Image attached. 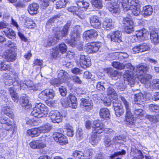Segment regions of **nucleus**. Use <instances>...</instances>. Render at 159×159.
<instances>
[{"label": "nucleus", "instance_id": "5701e85b", "mask_svg": "<svg viewBox=\"0 0 159 159\" xmlns=\"http://www.w3.org/2000/svg\"><path fill=\"white\" fill-rule=\"evenodd\" d=\"M144 99L143 94L141 92L134 94V104L137 105H141V103L143 102Z\"/></svg>", "mask_w": 159, "mask_h": 159}, {"label": "nucleus", "instance_id": "b1692460", "mask_svg": "<svg viewBox=\"0 0 159 159\" xmlns=\"http://www.w3.org/2000/svg\"><path fill=\"white\" fill-rule=\"evenodd\" d=\"M107 92L108 96L112 99V102L115 100H118L117 94L113 88L111 87H109L107 89Z\"/></svg>", "mask_w": 159, "mask_h": 159}, {"label": "nucleus", "instance_id": "0eeeda50", "mask_svg": "<svg viewBox=\"0 0 159 159\" xmlns=\"http://www.w3.org/2000/svg\"><path fill=\"white\" fill-rule=\"evenodd\" d=\"M49 112L48 108L42 103H37L33 108L31 115L38 118L43 117Z\"/></svg>", "mask_w": 159, "mask_h": 159}, {"label": "nucleus", "instance_id": "cd10ccee", "mask_svg": "<svg viewBox=\"0 0 159 159\" xmlns=\"http://www.w3.org/2000/svg\"><path fill=\"white\" fill-rule=\"evenodd\" d=\"M68 75V73L64 70H61L58 71V77L64 82L67 80Z\"/></svg>", "mask_w": 159, "mask_h": 159}, {"label": "nucleus", "instance_id": "338daca9", "mask_svg": "<svg viewBox=\"0 0 159 159\" xmlns=\"http://www.w3.org/2000/svg\"><path fill=\"white\" fill-rule=\"evenodd\" d=\"M58 142L61 145H65L68 143V141L66 137L63 134L62 136Z\"/></svg>", "mask_w": 159, "mask_h": 159}, {"label": "nucleus", "instance_id": "423d86ee", "mask_svg": "<svg viewBox=\"0 0 159 159\" xmlns=\"http://www.w3.org/2000/svg\"><path fill=\"white\" fill-rule=\"evenodd\" d=\"M129 73V70H126L123 75L124 81L121 82L116 84L117 89L120 91H123L125 89L126 87V84L127 83L131 87L133 86L134 84V79L133 78L131 74Z\"/></svg>", "mask_w": 159, "mask_h": 159}, {"label": "nucleus", "instance_id": "f03ea898", "mask_svg": "<svg viewBox=\"0 0 159 159\" xmlns=\"http://www.w3.org/2000/svg\"><path fill=\"white\" fill-rule=\"evenodd\" d=\"M134 69L130 73L133 78L134 79V83L135 79L138 78L141 83L145 85L146 88L150 87L152 76L149 74L145 73L148 70V67L145 65H141L136 68L134 67Z\"/></svg>", "mask_w": 159, "mask_h": 159}, {"label": "nucleus", "instance_id": "f257e3e1", "mask_svg": "<svg viewBox=\"0 0 159 159\" xmlns=\"http://www.w3.org/2000/svg\"><path fill=\"white\" fill-rule=\"evenodd\" d=\"M121 102H119L118 100H114L112 102L113 106L116 116L119 117L124 113V110L122 103L124 105L126 109L125 123L127 124L133 125L134 122V116L131 112V107L128 102L121 96H120Z\"/></svg>", "mask_w": 159, "mask_h": 159}, {"label": "nucleus", "instance_id": "72a5a7b5", "mask_svg": "<svg viewBox=\"0 0 159 159\" xmlns=\"http://www.w3.org/2000/svg\"><path fill=\"white\" fill-rule=\"evenodd\" d=\"M20 104L22 106L25 107V109L28 110L30 109L32 105L29 100L26 98H22L20 102Z\"/></svg>", "mask_w": 159, "mask_h": 159}, {"label": "nucleus", "instance_id": "412c9836", "mask_svg": "<svg viewBox=\"0 0 159 159\" xmlns=\"http://www.w3.org/2000/svg\"><path fill=\"white\" fill-rule=\"evenodd\" d=\"M39 8V6L38 4L35 3H33L28 7V11L30 15H35L38 12Z\"/></svg>", "mask_w": 159, "mask_h": 159}, {"label": "nucleus", "instance_id": "e2e57ef3", "mask_svg": "<svg viewBox=\"0 0 159 159\" xmlns=\"http://www.w3.org/2000/svg\"><path fill=\"white\" fill-rule=\"evenodd\" d=\"M104 83L103 82H98L97 83L96 88L98 90L105 91V88L104 86Z\"/></svg>", "mask_w": 159, "mask_h": 159}, {"label": "nucleus", "instance_id": "8fccbe9b", "mask_svg": "<svg viewBox=\"0 0 159 159\" xmlns=\"http://www.w3.org/2000/svg\"><path fill=\"white\" fill-rule=\"evenodd\" d=\"M14 79H12L13 82H15L16 84V86L23 87L24 85V83L19 80L17 74L14 75Z\"/></svg>", "mask_w": 159, "mask_h": 159}, {"label": "nucleus", "instance_id": "6e6d98bb", "mask_svg": "<svg viewBox=\"0 0 159 159\" xmlns=\"http://www.w3.org/2000/svg\"><path fill=\"white\" fill-rule=\"evenodd\" d=\"M61 81V80H60L58 77L57 78L54 79L50 81V83L51 84L54 85V86H58L60 84L64 82Z\"/></svg>", "mask_w": 159, "mask_h": 159}, {"label": "nucleus", "instance_id": "5fc2aeb1", "mask_svg": "<svg viewBox=\"0 0 159 159\" xmlns=\"http://www.w3.org/2000/svg\"><path fill=\"white\" fill-rule=\"evenodd\" d=\"M146 118L150 121L154 122L157 121H159V115L158 114L157 116H153L150 115H147Z\"/></svg>", "mask_w": 159, "mask_h": 159}, {"label": "nucleus", "instance_id": "69168bd1", "mask_svg": "<svg viewBox=\"0 0 159 159\" xmlns=\"http://www.w3.org/2000/svg\"><path fill=\"white\" fill-rule=\"evenodd\" d=\"M52 57L55 58L60 56V54L57 47H56L52 49Z\"/></svg>", "mask_w": 159, "mask_h": 159}, {"label": "nucleus", "instance_id": "864d4df0", "mask_svg": "<svg viewBox=\"0 0 159 159\" xmlns=\"http://www.w3.org/2000/svg\"><path fill=\"white\" fill-rule=\"evenodd\" d=\"M92 3L93 6L98 9L101 8L103 6L102 0H92Z\"/></svg>", "mask_w": 159, "mask_h": 159}, {"label": "nucleus", "instance_id": "393cba45", "mask_svg": "<svg viewBox=\"0 0 159 159\" xmlns=\"http://www.w3.org/2000/svg\"><path fill=\"white\" fill-rule=\"evenodd\" d=\"M24 83V85L23 87H20H20L19 88H17L18 89H21V88L24 89V88H26V87L29 88L31 89L36 90H37L38 89L36 86L34 85L33 82L30 80H27L25 81V83L22 81ZM17 89V88H16Z\"/></svg>", "mask_w": 159, "mask_h": 159}, {"label": "nucleus", "instance_id": "f8f14e48", "mask_svg": "<svg viewBox=\"0 0 159 159\" xmlns=\"http://www.w3.org/2000/svg\"><path fill=\"white\" fill-rule=\"evenodd\" d=\"M111 125L110 123L107 122L106 125H104V126H101L98 127L94 128L93 132L97 134H99L102 133L104 131L106 133H112V134H114L115 133V132L111 129L109 128Z\"/></svg>", "mask_w": 159, "mask_h": 159}, {"label": "nucleus", "instance_id": "7c9ffc66", "mask_svg": "<svg viewBox=\"0 0 159 159\" xmlns=\"http://www.w3.org/2000/svg\"><path fill=\"white\" fill-rule=\"evenodd\" d=\"M100 115L101 118L107 119L110 116L109 111L107 108H102L100 110Z\"/></svg>", "mask_w": 159, "mask_h": 159}, {"label": "nucleus", "instance_id": "e433bc0d", "mask_svg": "<svg viewBox=\"0 0 159 159\" xmlns=\"http://www.w3.org/2000/svg\"><path fill=\"white\" fill-rule=\"evenodd\" d=\"M94 151L92 149H86L84 151L83 159H90L93 155Z\"/></svg>", "mask_w": 159, "mask_h": 159}, {"label": "nucleus", "instance_id": "6e6552de", "mask_svg": "<svg viewBox=\"0 0 159 159\" xmlns=\"http://www.w3.org/2000/svg\"><path fill=\"white\" fill-rule=\"evenodd\" d=\"M81 29L80 26L77 25L73 28L70 34L71 39H66V42L72 47H74L77 44L80 38V33L81 32Z\"/></svg>", "mask_w": 159, "mask_h": 159}, {"label": "nucleus", "instance_id": "2eb2a0df", "mask_svg": "<svg viewBox=\"0 0 159 159\" xmlns=\"http://www.w3.org/2000/svg\"><path fill=\"white\" fill-rule=\"evenodd\" d=\"M16 55L15 51L7 49L4 52L3 57L7 61L12 62L16 60Z\"/></svg>", "mask_w": 159, "mask_h": 159}, {"label": "nucleus", "instance_id": "58836bf2", "mask_svg": "<svg viewBox=\"0 0 159 159\" xmlns=\"http://www.w3.org/2000/svg\"><path fill=\"white\" fill-rule=\"evenodd\" d=\"M125 153V151L122 150L120 152H115L113 155L111 156V158L112 159H121L122 156Z\"/></svg>", "mask_w": 159, "mask_h": 159}, {"label": "nucleus", "instance_id": "bb28decb", "mask_svg": "<svg viewBox=\"0 0 159 159\" xmlns=\"http://www.w3.org/2000/svg\"><path fill=\"white\" fill-rule=\"evenodd\" d=\"M9 91L12 99L15 102H17L19 101V96L18 93L15 91V88H9Z\"/></svg>", "mask_w": 159, "mask_h": 159}, {"label": "nucleus", "instance_id": "0e129e2a", "mask_svg": "<svg viewBox=\"0 0 159 159\" xmlns=\"http://www.w3.org/2000/svg\"><path fill=\"white\" fill-rule=\"evenodd\" d=\"M122 23L124 28L130 27V26H134V25L133 20H123Z\"/></svg>", "mask_w": 159, "mask_h": 159}, {"label": "nucleus", "instance_id": "49530a36", "mask_svg": "<svg viewBox=\"0 0 159 159\" xmlns=\"http://www.w3.org/2000/svg\"><path fill=\"white\" fill-rule=\"evenodd\" d=\"M68 2V0H61L57 2L56 3L57 8L59 9L65 7Z\"/></svg>", "mask_w": 159, "mask_h": 159}, {"label": "nucleus", "instance_id": "4d7b16f0", "mask_svg": "<svg viewBox=\"0 0 159 159\" xmlns=\"http://www.w3.org/2000/svg\"><path fill=\"white\" fill-rule=\"evenodd\" d=\"M104 145L106 147L108 148L113 144L112 140L108 137H106L104 139Z\"/></svg>", "mask_w": 159, "mask_h": 159}, {"label": "nucleus", "instance_id": "c85d7f7f", "mask_svg": "<svg viewBox=\"0 0 159 159\" xmlns=\"http://www.w3.org/2000/svg\"><path fill=\"white\" fill-rule=\"evenodd\" d=\"M27 134L32 137H36L40 133L39 128H34L28 130L27 131Z\"/></svg>", "mask_w": 159, "mask_h": 159}, {"label": "nucleus", "instance_id": "f3484780", "mask_svg": "<svg viewBox=\"0 0 159 159\" xmlns=\"http://www.w3.org/2000/svg\"><path fill=\"white\" fill-rule=\"evenodd\" d=\"M78 62L80 65L84 68L89 66L91 65V62L89 59L86 58L84 55H81L80 56Z\"/></svg>", "mask_w": 159, "mask_h": 159}, {"label": "nucleus", "instance_id": "1a4fd4ad", "mask_svg": "<svg viewBox=\"0 0 159 159\" xmlns=\"http://www.w3.org/2000/svg\"><path fill=\"white\" fill-rule=\"evenodd\" d=\"M61 104L65 107H71L73 108H76L77 105V99L73 94L70 93L63 102H62Z\"/></svg>", "mask_w": 159, "mask_h": 159}, {"label": "nucleus", "instance_id": "7ed1b4c3", "mask_svg": "<svg viewBox=\"0 0 159 159\" xmlns=\"http://www.w3.org/2000/svg\"><path fill=\"white\" fill-rule=\"evenodd\" d=\"M76 3L77 7L75 6H72L68 8V11L75 15L76 19L78 20L84 19L83 15L80 13L86 10L89 6V3L84 0H78L76 1Z\"/></svg>", "mask_w": 159, "mask_h": 159}, {"label": "nucleus", "instance_id": "9b49d317", "mask_svg": "<svg viewBox=\"0 0 159 159\" xmlns=\"http://www.w3.org/2000/svg\"><path fill=\"white\" fill-rule=\"evenodd\" d=\"M112 66L118 70H122L127 69L129 70V73H130L131 71L134 70V67L130 63H128L125 65L118 61H114L112 63Z\"/></svg>", "mask_w": 159, "mask_h": 159}, {"label": "nucleus", "instance_id": "6ab92c4d", "mask_svg": "<svg viewBox=\"0 0 159 159\" xmlns=\"http://www.w3.org/2000/svg\"><path fill=\"white\" fill-rule=\"evenodd\" d=\"M98 35L97 32L94 30H88L84 32L83 34L84 39L85 38V39L96 38Z\"/></svg>", "mask_w": 159, "mask_h": 159}, {"label": "nucleus", "instance_id": "37998d69", "mask_svg": "<svg viewBox=\"0 0 159 159\" xmlns=\"http://www.w3.org/2000/svg\"><path fill=\"white\" fill-rule=\"evenodd\" d=\"M139 105H137V104H134V114L136 115L140 116H142L143 115V110L142 109L139 108L138 107H140Z\"/></svg>", "mask_w": 159, "mask_h": 159}, {"label": "nucleus", "instance_id": "aec40b11", "mask_svg": "<svg viewBox=\"0 0 159 159\" xmlns=\"http://www.w3.org/2000/svg\"><path fill=\"white\" fill-rule=\"evenodd\" d=\"M122 33L118 31L112 32L111 37V41L119 43L122 41Z\"/></svg>", "mask_w": 159, "mask_h": 159}, {"label": "nucleus", "instance_id": "9d476101", "mask_svg": "<svg viewBox=\"0 0 159 159\" xmlns=\"http://www.w3.org/2000/svg\"><path fill=\"white\" fill-rule=\"evenodd\" d=\"M49 116L52 122L59 123L62 121L63 117L66 116V115H62L57 111L53 110L50 112Z\"/></svg>", "mask_w": 159, "mask_h": 159}, {"label": "nucleus", "instance_id": "774afa93", "mask_svg": "<svg viewBox=\"0 0 159 159\" xmlns=\"http://www.w3.org/2000/svg\"><path fill=\"white\" fill-rule=\"evenodd\" d=\"M135 152L136 153V156L132 159H143V153L141 151L137 150H135Z\"/></svg>", "mask_w": 159, "mask_h": 159}, {"label": "nucleus", "instance_id": "2f4dec72", "mask_svg": "<svg viewBox=\"0 0 159 159\" xmlns=\"http://www.w3.org/2000/svg\"><path fill=\"white\" fill-rule=\"evenodd\" d=\"M100 138L97 133L93 132L89 139L90 142L93 145L95 144L100 140Z\"/></svg>", "mask_w": 159, "mask_h": 159}, {"label": "nucleus", "instance_id": "473e14b6", "mask_svg": "<svg viewBox=\"0 0 159 159\" xmlns=\"http://www.w3.org/2000/svg\"><path fill=\"white\" fill-rule=\"evenodd\" d=\"M3 113L9 117L12 118L13 117V113L12 109L9 107L5 106L2 109Z\"/></svg>", "mask_w": 159, "mask_h": 159}, {"label": "nucleus", "instance_id": "4c0bfd02", "mask_svg": "<svg viewBox=\"0 0 159 159\" xmlns=\"http://www.w3.org/2000/svg\"><path fill=\"white\" fill-rule=\"evenodd\" d=\"M107 73L111 77H120V73L117 70H113L112 68H109L107 69Z\"/></svg>", "mask_w": 159, "mask_h": 159}, {"label": "nucleus", "instance_id": "ddd939ff", "mask_svg": "<svg viewBox=\"0 0 159 159\" xmlns=\"http://www.w3.org/2000/svg\"><path fill=\"white\" fill-rule=\"evenodd\" d=\"M55 95L54 92L51 89H46L39 94V98L44 100L53 98Z\"/></svg>", "mask_w": 159, "mask_h": 159}, {"label": "nucleus", "instance_id": "79ce46f5", "mask_svg": "<svg viewBox=\"0 0 159 159\" xmlns=\"http://www.w3.org/2000/svg\"><path fill=\"white\" fill-rule=\"evenodd\" d=\"M52 126L48 124L39 127L40 133H44L49 132Z\"/></svg>", "mask_w": 159, "mask_h": 159}, {"label": "nucleus", "instance_id": "ea45409f", "mask_svg": "<svg viewBox=\"0 0 159 159\" xmlns=\"http://www.w3.org/2000/svg\"><path fill=\"white\" fill-rule=\"evenodd\" d=\"M84 153L81 151L75 150L73 151L72 156L77 159H83Z\"/></svg>", "mask_w": 159, "mask_h": 159}, {"label": "nucleus", "instance_id": "a19ab883", "mask_svg": "<svg viewBox=\"0 0 159 159\" xmlns=\"http://www.w3.org/2000/svg\"><path fill=\"white\" fill-rule=\"evenodd\" d=\"M59 131H60V132H55L53 134L54 139L57 142H59V139L62 136L64 132L63 129H61Z\"/></svg>", "mask_w": 159, "mask_h": 159}, {"label": "nucleus", "instance_id": "39448f33", "mask_svg": "<svg viewBox=\"0 0 159 159\" xmlns=\"http://www.w3.org/2000/svg\"><path fill=\"white\" fill-rule=\"evenodd\" d=\"M128 0H117L116 2H112L109 5L108 9L113 15L116 16L120 13V6L123 7L125 11H127L129 9L128 6Z\"/></svg>", "mask_w": 159, "mask_h": 159}, {"label": "nucleus", "instance_id": "4468645a", "mask_svg": "<svg viewBox=\"0 0 159 159\" xmlns=\"http://www.w3.org/2000/svg\"><path fill=\"white\" fill-rule=\"evenodd\" d=\"M86 51L89 53H95L97 52L101 45L99 42H93L87 44Z\"/></svg>", "mask_w": 159, "mask_h": 159}, {"label": "nucleus", "instance_id": "20e7f679", "mask_svg": "<svg viewBox=\"0 0 159 159\" xmlns=\"http://www.w3.org/2000/svg\"><path fill=\"white\" fill-rule=\"evenodd\" d=\"M70 25V23H67L62 30H59V27L56 29L55 32V37L52 36L48 38L46 46H50L57 43V39H61L63 37L66 36L68 34V29Z\"/></svg>", "mask_w": 159, "mask_h": 159}, {"label": "nucleus", "instance_id": "c756f323", "mask_svg": "<svg viewBox=\"0 0 159 159\" xmlns=\"http://www.w3.org/2000/svg\"><path fill=\"white\" fill-rule=\"evenodd\" d=\"M143 15L145 17L150 16L153 12V8L150 5H147L143 7Z\"/></svg>", "mask_w": 159, "mask_h": 159}, {"label": "nucleus", "instance_id": "c03bdc74", "mask_svg": "<svg viewBox=\"0 0 159 159\" xmlns=\"http://www.w3.org/2000/svg\"><path fill=\"white\" fill-rule=\"evenodd\" d=\"M3 76L5 80H7L5 81L6 84L10 85L11 84H12L14 86H16V84L15 82H13L12 79H11L10 75L5 73Z\"/></svg>", "mask_w": 159, "mask_h": 159}, {"label": "nucleus", "instance_id": "a18cd8bd", "mask_svg": "<svg viewBox=\"0 0 159 159\" xmlns=\"http://www.w3.org/2000/svg\"><path fill=\"white\" fill-rule=\"evenodd\" d=\"M50 137L47 136L46 138L43 139L41 141H37V148L40 149L42 148L45 146V144L43 142V141H48L49 140Z\"/></svg>", "mask_w": 159, "mask_h": 159}, {"label": "nucleus", "instance_id": "a878e982", "mask_svg": "<svg viewBox=\"0 0 159 159\" xmlns=\"http://www.w3.org/2000/svg\"><path fill=\"white\" fill-rule=\"evenodd\" d=\"M110 55L111 56H115L116 59L118 58L120 60H122L124 58H127L128 57V54L125 52H114L111 53Z\"/></svg>", "mask_w": 159, "mask_h": 159}, {"label": "nucleus", "instance_id": "f704fd0d", "mask_svg": "<svg viewBox=\"0 0 159 159\" xmlns=\"http://www.w3.org/2000/svg\"><path fill=\"white\" fill-rule=\"evenodd\" d=\"M150 39L154 43L159 42V35L158 34L157 31L154 30L151 32Z\"/></svg>", "mask_w": 159, "mask_h": 159}, {"label": "nucleus", "instance_id": "13d9d810", "mask_svg": "<svg viewBox=\"0 0 159 159\" xmlns=\"http://www.w3.org/2000/svg\"><path fill=\"white\" fill-rule=\"evenodd\" d=\"M128 10H130L133 14L134 16H138L140 12V10L139 7H133L130 8Z\"/></svg>", "mask_w": 159, "mask_h": 159}, {"label": "nucleus", "instance_id": "603ef678", "mask_svg": "<svg viewBox=\"0 0 159 159\" xmlns=\"http://www.w3.org/2000/svg\"><path fill=\"white\" fill-rule=\"evenodd\" d=\"M11 68L10 66L6 64L5 61L0 62V70H9Z\"/></svg>", "mask_w": 159, "mask_h": 159}, {"label": "nucleus", "instance_id": "a211bd4d", "mask_svg": "<svg viewBox=\"0 0 159 159\" xmlns=\"http://www.w3.org/2000/svg\"><path fill=\"white\" fill-rule=\"evenodd\" d=\"M81 106H83L84 110L87 111H89L93 107V103L91 100L86 99H82L80 104Z\"/></svg>", "mask_w": 159, "mask_h": 159}, {"label": "nucleus", "instance_id": "c9c22d12", "mask_svg": "<svg viewBox=\"0 0 159 159\" xmlns=\"http://www.w3.org/2000/svg\"><path fill=\"white\" fill-rule=\"evenodd\" d=\"M102 25L103 27L107 30L112 29L114 27L112 20H104L102 22Z\"/></svg>", "mask_w": 159, "mask_h": 159}, {"label": "nucleus", "instance_id": "052dcab7", "mask_svg": "<svg viewBox=\"0 0 159 159\" xmlns=\"http://www.w3.org/2000/svg\"><path fill=\"white\" fill-rule=\"evenodd\" d=\"M90 23L92 26L96 28L100 27L101 24L100 20H90Z\"/></svg>", "mask_w": 159, "mask_h": 159}, {"label": "nucleus", "instance_id": "4be33fe9", "mask_svg": "<svg viewBox=\"0 0 159 159\" xmlns=\"http://www.w3.org/2000/svg\"><path fill=\"white\" fill-rule=\"evenodd\" d=\"M148 33H146L145 29L141 30L136 31V37L140 40H143L147 38V35Z\"/></svg>", "mask_w": 159, "mask_h": 159}, {"label": "nucleus", "instance_id": "680f3d73", "mask_svg": "<svg viewBox=\"0 0 159 159\" xmlns=\"http://www.w3.org/2000/svg\"><path fill=\"white\" fill-rule=\"evenodd\" d=\"M104 125L103 123L99 120H96L93 121V125H92V127L93 128H95L98 127L100 126H103Z\"/></svg>", "mask_w": 159, "mask_h": 159}, {"label": "nucleus", "instance_id": "bf43d9fd", "mask_svg": "<svg viewBox=\"0 0 159 159\" xmlns=\"http://www.w3.org/2000/svg\"><path fill=\"white\" fill-rule=\"evenodd\" d=\"M58 48L59 51L62 53L65 52L67 50V46L64 43L60 44Z\"/></svg>", "mask_w": 159, "mask_h": 159}, {"label": "nucleus", "instance_id": "3c124183", "mask_svg": "<svg viewBox=\"0 0 159 159\" xmlns=\"http://www.w3.org/2000/svg\"><path fill=\"white\" fill-rule=\"evenodd\" d=\"M149 109L152 112H159V106L156 104H151L149 106Z\"/></svg>", "mask_w": 159, "mask_h": 159}, {"label": "nucleus", "instance_id": "dca6fc26", "mask_svg": "<svg viewBox=\"0 0 159 159\" xmlns=\"http://www.w3.org/2000/svg\"><path fill=\"white\" fill-rule=\"evenodd\" d=\"M0 124L2 125L3 128L6 130H9L12 127V122L8 119L1 117L0 118Z\"/></svg>", "mask_w": 159, "mask_h": 159}, {"label": "nucleus", "instance_id": "09e8293b", "mask_svg": "<svg viewBox=\"0 0 159 159\" xmlns=\"http://www.w3.org/2000/svg\"><path fill=\"white\" fill-rule=\"evenodd\" d=\"M43 63V62L42 60L36 59L33 63V67L34 68L37 69L38 70H40Z\"/></svg>", "mask_w": 159, "mask_h": 159}, {"label": "nucleus", "instance_id": "de8ad7c7", "mask_svg": "<svg viewBox=\"0 0 159 159\" xmlns=\"http://www.w3.org/2000/svg\"><path fill=\"white\" fill-rule=\"evenodd\" d=\"M128 1V6L129 7V9L127 10H129L130 8L139 7L140 3L139 0H131L130 3V5H129V0Z\"/></svg>", "mask_w": 159, "mask_h": 159}]
</instances>
